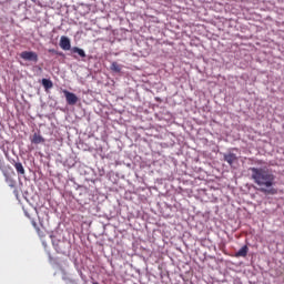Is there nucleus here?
<instances>
[{"label": "nucleus", "instance_id": "7ed1b4c3", "mask_svg": "<svg viewBox=\"0 0 284 284\" xmlns=\"http://www.w3.org/2000/svg\"><path fill=\"white\" fill-rule=\"evenodd\" d=\"M20 57L23 61H31L32 63H39V54L34 51H22Z\"/></svg>", "mask_w": 284, "mask_h": 284}, {"label": "nucleus", "instance_id": "dca6fc26", "mask_svg": "<svg viewBox=\"0 0 284 284\" xmlns=\"http://www.w3.org/2000/svg\"><path fill=\"white\" fill-rule=\"evenodd\" d=\"M26 216H28V219H30V214L26 213Z\"/></svg>", "mask_w": 284, "mask_h": 284}, {"label": "nucleus", "instance_id": "9d476101", "mask_svg": "<svg viewBox=\"0 0 284 284\" xmlns=\"http://www.w3.org/2000/svg\"><path fill=\"white\" fill-rule=\"evenodd\" d=\"M31 143L39 145V143H45V139L41 136V134L34 133L31 139Z\"/></svg>", "mask_w": 284, "mask_h": 284}, {"label": "nucleus", "instance_id": "f257e3e1", "mask_svg": "<svg viewBox=\"0 0 284 284\" xmlns=\"http://www.w3.org/2000/svg\"><path fill=\"white\" fill-rule=\"evenodd\" d=\"M251 179L260 187V192L266 196H274L278 194L276 185V175L267 168H250Z\"/></svg>", "mask_w": 284, "mask_h": 284}, {"label": "nucleus", "instance_id": "f03ea898", "mask_svg": "<svg viewBox=\"0 0 284 284\" xmlns=\"http://www.w3.org/2000/svg\"><path fill=\"white\" fill-rule=\"evenodd\" d=\"M52 245L58 254H67L68 250H70V242L67 241L52 240Z\"/></svg>", "mask_w": 284, "mask_h": 284}, {"label": "nucleus", "instance_id": "6e6552de", "mask_svg": "<svg viewBox=\"0 0 284 284\" xmlns=\"http://www.w3.org/2000/svg\"><path fill=\"white\" fill-rule=\"evenodd\" d=\"M9 170H12V166H10V164H6L3 156L0 155V172H2L3 176H7V179Z\"/></svg>", "mask_w": 284, "mask_h": 284}, {"label": "nucleus", "instance_id": "1a4fd4ad", "mask_svg": "<svg viewBox=\"0 0 284 284\" xmlns=\"http://www.w3.org/2000/svg\"><path fill=\"white\" fill-rule=\"evenodd\" d=\"M13 168H16V172L19 176H26V168L21 162H14Z\"/></svg>", "mask_w": 284, "mask_h": 284}, {"label": "nucleus", "instance_id": "9b49d317", "mask_svg": "<svg viewBox=\"0 0 284 284\" xmlns=\"http://www.w3.org/2000/svg\"><path fill=\"white\" fill-rule=\"evenodd\" d=\"M247 252H250V248L247 247V245L242 246L236 253L235 256L236 257H243L245 258V256H247Z\"/></svg>", "mask_w": 284, "mask_h": 284}, {"label": "nucleus", "instance_id": "2eb2a0df", "mask_svg": "<svg viewBox=\"0 0 284 284\" xmlns=\"http://www.w3.org/2000/svg\"><path fill=\"white\" fill-rule=\"evenodd\" d=\"M50 54H57L58 57H64L63 52L57 51L55 49L49 50Z\"/></svg>", "mask_w": 284, "mask_h": 284}, {"label": "nucleus", "instance_id": "4468645a", "mask_svg": "<svg viewBox=\"0 0 284 284\" xmlns=\"http://www.w3.org/2000/svg\"><path fill=\"white\" fill-rule=\"evenodd\" d=\"M10 171H11V170L8 171V178L4 176L6 183H9V186H10V187H14V182H13L12 179L10 178Z\"/></svg>", "mask_w": 284, "mask_h": 284}, {"label": "nucleus", "instance_id": "f3484780", "mask_svg": "<svg viewBox=\"0 0 284 284\" xmlns=\"http://www.w3.org/2000/svg\"><path fill=\"white\" fill-rule=\"evenodd\" d=\"M31 1H33V2H34V1H37V0H31Z\"/></svg>", "mask_w": 284, "mask_h": 284}, {"label": "nucleus", "instance_id": "20e7f679", "mask_svg": "<svg viewBox=\"0 0 284 284\" xmlns=\"http://www.w3.org/2000/svg\"><path fill=\"white\" fill-rule=\"evenodd\" d=\"M71 54L73 57V59H85V57H88V54H85V50L79 48V47H72L71 48Z\"/></svg>", "mask_w": 284, "mask_h": 284}, {"label": "nucleus", "instance_id": "423d86ee", "mask_svg": "<svg viewBox=\"0 0 284 284\" xmlns=\"http://www.w3.org/2000/svg\"><path fill=\"white\" fill-rule=\"evenodd\" d=\"M224 161L226 163H229V165H231V168H232V165H234L235 161H239V158L236 156L235 153L229 152V153H224Z\"/></svg>", "mask_w": 284, "mask_h": 284}, {"label": "nucleus", "instance_id": "ddd939ff", "mask_svg": "<svg viewBox=\"0 0 284 284\" xmlns=\"http://www.w3.org/2000/svg\"><path fill=\"white\" fill-rule=\"evenodd\" d=\"M42 85L44 90L48 91V90H52V88L54 87V83H52V80L43 78Z\"/></svg>", "mask_w": 284, "mask_h": 284}, {"label": "nucleus", "instance_id": "f8f14e48", "mask_svg": "<svg viewBox=\"0 0 284 284\" xmlns=\"http://www.w3.org/2000/svg\"><path fill=\"white\" fill-rule=\"evenodd\" d=\"M111 72L119 74L121 70H123V65L119 64L118 62H112L110 67Z\"/></svg>", "mask_w": 284, "mask_h": 284}, {"label": "nucleus", "instance_id": "39448f33", "mask_svg": "<svg viewBox=\"0 0 284 284\" xmlns=\"http://www.w3.org/2000/svg\"><path fill=\"white\" fill-rule=\"evenodd\" d=\"M63 94L67 99L68 105H77V102L79 101V98L77 97V94H74L68 90H64Z\"/></svg>", "mask_w": 284, "mask_h": 284}, {"label": "nucleus", "instance_id": "0eeeda50", "mask_svg": "<svg viewBox=\"0 0 284 284\" xmlns=\"http://www.w3.org/2000/svg\"><path fill=\"white\" fill-rule=\"evenodd\" d=\"M60 48L62 50H72V44L70 43V38L62 36L60 39Z\"/></svg>", "mask_w": 284, "mask_h": 284}]
</instances>
